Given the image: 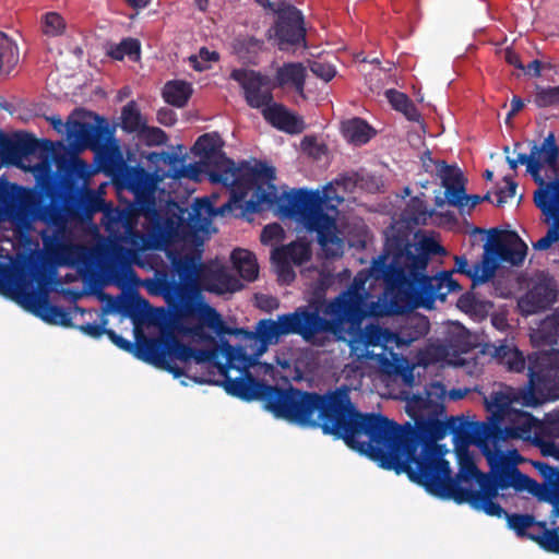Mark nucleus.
Instances as JSON below:
<instances>
[{"mask_svg":"<svg viewBox=\"0 0 559 559\" xmlns=\"http://www.w3.org/2000/svg\"><path fill=\"white\" fill-rule=\"evenodd\" d=\"M352 389L341 385L331 436L376 461L380 467L394 471L429 490L440 478L451 473L445 449L438 444L450 430V423L438 417L442 406L430 394L414 395L406 405L414 420L399 425L376 413H361L350 397Z\"/></svg>","mask_w":559,"mask_h":559,"instance_id":"f257e3e1","label":"nucleus"},{"mask_svg":"<svg viewBox=\"0 0 559 559\" xmlns=\"http://www.w3.org/2000/svg\"><path fill=\"white\" fill-rule=\"evenodd\" d=\"M367 316L365 281L355 277L347 289L333 299L316 297L293 312L280 314L277 320L262 319L254 332L228 326L217 310L210 306H205L202 320L219 337L246 335L247 342L257 346L258 353L264 354L269 345L277 344L286 335H298L306 343L323 346L329 335L342 338L344 333L359 329Z\"/></svg>","mask_w":559,"mask_h":559,"instance_id":"f03ea898","label":"nucleus"},{"mask_svg":"<svg viewBox=\"0 0 559 559\" xmlns=\"http://www.w3.org/2000/svg\"><path fill=\"white\" fill-rule=\"evenodd\" d=\"M441 252L442 246L432 238L411 242L402 235L386 237L373 270L385 283L392 313L402 314L419 307L431 309L436 299L444 300L448 294L462 289L451 271L427 274L431 255Z\"/></svg>","mask_w":559,"mask_h":559,"instance_id":"7ed1b4c3","label":"nucleus"},{"mask_svg":"<svg viewBox=\"0 0 559 559\" xmlns=\"http://www.w3.org/2000/svg\"><path fill=\"white\" fill-rule=\"evenodd\" d=\"M225 391L242 401H260L275 417L302 427L320 428L331 436L341 385L323 394L307 392L290 385L282 389L255 379L250 372L238 378L222 374Z\"/></svg>","mask_w":559,"mask_h":559,"instance_id":"20e7f679","label":"nucleus"},{"mask_svg":"<svg viewBox=\"0 0 559 559\" xmlns=\"http://www.w3.org/2000/svg\"><path fill=\"white\" fill-rule=\"evenodd\" d=\"M222 147L223 140L216 132L200 135L192 147L211 182L230 188V200L222 206V211L231 210L233 204L241 207L243 202L250 213L271 209L278 200L273 182L275 169L262 163L251 166L242 162L237 166Z\"/></svg>","mask_w":559,"mask_h":559,"instance_id":"39448f33","label":"nucleus"},{"mask_svg":"<svg viewBox=\"0 0 559 559\" xmlns=\"http://www.w3.org/2000/svg\"><path fill=\"white\" fill-rule=\"evenodd\" d=\"M335 182H329L323 190L296 189L287 193L283 213L301 223L309 233H316L319 245L326 258L342 255L344 243L337 236V207L344 197L337 193Z\"/></svg>","mask_w":559,"mask_h":559,"instance_id":"423d86ee","label":"nucleus"},{"mask_svg":"<svg viewBox=\"0 0 559 559\" xmlns=\"http://www.w3.org/2000/svg\"><path fill=\"white\" fill-rule=\"evenodd\" d=\"M97 123L69 120L68 136L83 148H90L96 154L99 169L111 177L122 175L127 168L122 152L112 140L114 130L105 118L95 116Z\"/></svg>","mask_w":559,"mask_h":559,"instance_id":"0eeeda50","label":"nucleus"},{"mask_svg":"<svg viewBox=\"0 0 559 559\" xmlns=\"http://www.w3.org/2000/svg\"><path fill=\"white\" fill-rule=\"evenodd\" d=\"M527 359L528 382L522 399L524 405L537 406L551 391H559V348L539 349Z\"/></svg>","mask_w":559,"mask_h":559,"instance_id":"6e6552de","label":"nucleus"},{"mask_svg":"<svg viewBox=\"0 0 559 559\" xmlns=\"http://www.w3.org/2000/svg\"><path fill=\"white\" fill-rule=\"evenodd\" d=\"M539 423L540 419L532 414L513 408L503 418V424H475L473 439L500 447L509 440H523L535 447Z\"/></svg>","mask_w":559,"mask_h":559,"instance_id":"1a4fd4ad","label":"nucleus"},{"mask_svg":"<svg viewBox=\"0 0 559 559\" xmlns=\"http://www.w3.org/2000/svg\"><path fill=\"white\" fill-rule=\"evenodd\" d=\"M276 14L273 26L269 29V38L282 51L295 50L306 46V27L301 11L295 5L281 1L273 2L272 9H266Z\"/></svg>","mask_w":559,"mask_h":559,"instance_id":"9d476101","label":"nucleus"},{"mask_svg":"<svg viewBox=\"0 0 559 559\" xmlns=\"http://www.w3.org/2000/svg\"><path fill=\"white\" fill-rule=\"evenodd\" d=\"M474 443L481 450L491 468L492 478L498 483L500 489L514 488L515 490H527L528 484L533 478L523 474L515 464H513L500 445H493L489 442L483 443L474 439Z\"/></svg>","mask_w":559,"mask_h":559,"instance_id":"9b49d317","label":"nucleus"},{"mask_svg":"<svg viewBox=\"0 0 559 559\" xmlns=\"http://www.w3.org/2000/svg\"><path fill=\"white\" fill-rule=\"evenodd\" d=\"M474 443L481 450L491 468L492 478L498 483L500 489L514 488L515 490H527L528 484L533 478L523 474L515 464H513L500 445H493L489 442L483 443L474 439Z\"/></svg>","mask_w":559,"mask_h":559,"instance_id":"f8f14e48","label":"nucleus"},{"mask_svg":"<svg viewBox=\"0 0 559 559\" xmlns=\"http://www.w3.org/2000/svg\"><path fill=\"white\" fill-rule=\"evenodd\" d=\"M479 483L480 489L473 490L462 487L456 479H453L452 472L444 478H440L429 490V493L441 499H451L457 504L462 503H479L485 500H492L498 495V483L492 478L491 480L481 479Z\"/></svg>","mask_w":559,"mask_h":559,"instance_id":"ddd939ff","label":"nucleus"},{"mask_svg":"<svg viewBox=\"0 0 559 559\" xmlns=\"http://www.w3.org/2000/svg\"><path fill=\"white\" fill-rule=\"evenodd\" d=\"M230 79L243 90V97L249 107L262 110L274 100L275 84L269 75L251 69H234Z\"/></svg>","mask_w":559,"mask_h":559,"instance_id":"4468645a","label":"nucleus"},{"mask_svg":"<svg viewBox=\"0 0 559 559\" xmlns=\"http://www.w3.org/2000/svg\"><path fill=\"white\" fill-rule=\"evenodd\" d=\"M240 344L233 346L228 341L222 338V352L226 358L225 364H216L221 374L228 373L229 369L239 372H249V369L259 362L263 353H258V347L247 342L246 335H238Z\"/></svg>","mask_w":559,"mask_h":559,"instance_id":"2eb2a0df","label":"nucleus"},{"mask_svg":"<svg viewBox=\"0 0 559 559\" xmlns=\"http://www.w3.org/2000/svg\"><path fill=\"white\" fill-rule=\"evenodd\" d=\"M540 198V202L547 210L544 223L548 224L549 227L546 235L533 243V248L546 251L554 243L559 242V177L549 181L548 190H545V194Z\"/></svg>","mask_w":559,"mask_h":559,"instance_id":"dca6fc26","label":"nucleus"},{"mask_svg":"<svg viewBox=\"0 0 559 559\" xmlns=\"http://www.w3.org/2000/svg\"><path fill=\"white\" fill-rule=\"evenodd\" d=\"M57 173L68 185L86 181L92 175L88 164L67 147L53 153Z\"/></svg>","mask_w":559,"mask_h":559,"instance_id":"f3484780","label":"nucleus"},{"mask_svg":"<svg viewBox=\"0 0 559 559\" xmlns=\"http://www.w3.org/2000/svg\"><path fill=\"white\" fill-rule=\"evenodd\" d=\"M157 285L168 305L176 310L189 311L193 307V295L201 290L199 284L167 278L158 280Z\"/></svg>","mask_w":559,"mask_h":559,"instance_id":"a211bd4d","label":"nucleus"},{"mask_svg":"<svg viewBox=\"0 0 559 559\" xmlns=\"http://www.w3.org/2000/svg\"><path fill=\"white\" fill-rule=\"evenodd\" d=\"M537 427L535 447L542 455L559 460V409L546 413Z\"/></svg>","mask_w":559,"mask_h":559,"instance_id":"6ab92c4d","label":"nucleus"},{"mask_svg":"<svg viewBox=\"0 0 559 559\" xmlns=\"http://www.w3.org/2000/svg\"><path fill=\"white\" fill-rule=\"evenodd\" d=\"M271 259L278 267L280 274H288L293 280L295 274L292 264L302 265L308 262L311 259V249L306 242L293 241L286 246L275 248Z\"/></svg>","mask_w":559,"mask_h":559,"instance_id":"aec40b11","label":"nucleus"},{"mask_svg":"<svg viewBox=\"0 0 559 559\" xmlns=\"http://www.w3.org/2000/svg\"><path fill=\"white\" fill-rule=\"evenodd\" d=\"M261 114L267 123L285 133L299 134L306 129L304 119L283 104L272 102L261 110Z\"/></svg>","mask_w":559,"mask_h":559,"instance_id":"412c9836","label":"nucleus"},{"mask_svg":"<svg viewBox=\"0 0 559 559\" xmlns=\"http://www.w3.org/2000/svg\"><path fill=\"white\" fill-rule=\"evenodd\" d=\"M52 150L53 142L50 140H38L31 133L16 132L14 136L10 139L4 160L17 165L22 157L33 155L38 151L50 152Z\"/></svg>","mask_w":559,"mask_h":559,"instance_id":"4be33fe9","label":"nucleus"},{"mask_svg":"<svg viewBox=\"0 0 559 559\" xmlns=\"http://www.w3.org/2000/svg\"><path fill=\"white\" fill-rule=\"evenodd\" d=\"M146 350L155 354V359L160 364H166V356L169 355L181 361L192 359L194 348L179 341L175 335L168 334L159 338L148 340L144 345Z\"/></svg>","mask_w":559,"mask_h":559,"instance_id":"5701e85b","label":"nucleus"},{"mask_svg":"<svg viewBox=\"0 0 559 559\" xmlns=\"http://www.w3.org/2000/svg\"><path fill=\"white\" fill-rule=\"evenodd\" d=\"M515 241L510 243L500 238H493L485 245V254L491 257L498 266L499 262H508L512 265H521L527 253V246L516 235Z\"/></svg>","mask_w":559,"mask_h":559,"instance_id":"b1692460","label":"nucleus"},{"mask_svg":"<svg viewBox=\"0 0 559 559\" xmlns=\"http://www.w3.org/2000/svg\"><path fill=\"white\" fill-rule=\"evenodd\" d=\"M437 177L441 179L448 204H460L463 191L466 190L467 179L456 165H448L444 160L437 163Z\"/></svg>","mask_w":559,"mask_h":559,"instance_id":"393cba45","label":"nucleus"},{"mask_svg":"<svg viewBox=\"0 0 559 559\" xmlns=\"http://www.w3.org/2000/svg\"><path fill=\"white\" fill-rule=\"evenodd\" d=\"M557 298V290L548 284L537 283L518 301L520 312L527 317L548 308Z\"/></svg>","mask_w":559,"mask_h":559,"instance_id":"a878e982","label":"nucleus"},{"mask_svg":"<svg viewBox=\"0 0 559 559\" xmlns=\"http://www.w3.org/2000/svg\"><path fill=\"white\" fill-rule=\"evenodd\" d=\"M147 174L140 169L134 175L128 177V186L135 194V212L146 218H153L157 215L154 194L146 187Z\"/></svg>","mask_w":559,"mask_h":559,"instance_id":"bb28decb","label":"nucleus"},{"mask_svg":"<svg viewBox=\"0 0 559 559\" xmlns=\"http://www.w3.org/2000/svg\"><path fill=\"white\" fill-rule=\"evenodd\" d=\"M534 467L543 477L544 484H538L533 479V483L528 484V491L539 501L555 499V493H559V469L545 462H535Z\"/></svg>","mask_w":559,"mask_h":559,"instance_id":"cd10ccee","label":"nucleus"},{"mask_svg":"<svg viewBox=\"0 0 559 559\" xmlns=\"http://www.w3.org/2000/svg\"><path fill=\"white\" fill-rule=\"evenodd\" d=\"M200 281V289L210 293L225 294L240 289L241 284L237 277L224 269H213L205 265Z\"/></svg>","mask_w":559,"mask_h":559,"instance_id":"c85d7f7f","label":"nucleus"},{"mask_svg":"<svg viewBox=\"0 0 559 559\" xmlns=\"http://www.w3.org/2000/svg\"><path fill=\"white\" fill-rule=\"evenodd\" d=\"M455 267L453 272L464 274L469 277L474 285L483 284L488 282L495 276L497 265L493 263L489 254H483L481 261L473 265L468 264L467 259L464 255L454 257Z\"/></svg>","mask_w":559,"mask_h":559,"instance_id":"c756f323","label":"nucleus"},{"mask_svg":"<svg viewBox=\"0 0 559 559\" xmlns=\"http://www.w3.org/2000/svg\"><path fill=\"white\" fill-rule=\"evenodd\" d=\"M170 262L174 271L177 273L179 281L194 283L200 285V281L205 269L204 263L201 262L199 253L177 254L170 255Z\"/></svg>","mask_w":559,"mask_h":559,"instance_id":"7c9ffc66","label":"nucleus"},{"mask_svg":"<svg viewBox=\"0 0 559 559\" xmlns=\"http://www.w3.org/2000/svg\"><path fill=\"white\" fill-rule=\"evenodd\" d=\"M532 342L538 348L559 345V307L546 316L531 334Z\"/></svg>","mask_w":559,"mask_h":559,"instance_id":"2f4dec72","label":"nucleus"},{"mask_svg":"<svg viewBox=\"0 0 559 559\" xmlns=\"http://www.w3.org/2000/svg\"><path fill=\"white\" fill-rule=\"evenodd\" d=\"M528 157L537 162L538 175L544 167L556 171L559 164V145L556 142L555 133H548L540 145L534 144Z\"/></svg>","mask_w":559,"mask_h":559,"instance_id":"473e14b6","label":"nucleus"},{"mask_svg":"<svg viewBox=\"0 0 559 559\" xmlns=\"http://www.w3.org/2000/svg\"><path fill=\"white\" fill-rule=\"evenodd\" d=\"M507 163L509 164L512 170H515L521 165H526V171L532 176L533 180L537 183L538 188L534 192V203L537 209L540 210L543 215L546 217L547 210L546 206L543 205L542 195L545 194V190H548L549 181H546L542 175H538V164L528 157L525 153L518 154L516 158L507 157Z\"/></svg>","mask_w":559,"mask_h":559,"instance_id":"72a5a7b5","label":"nucleus"},{"mask_svg":"<svg viewBox=\"0 0 559 559\" xmlns=\"http://www.w3.org/2000/svg\"><path fill=\"white\" fill-rule=\"evenodd\" d=\"M430 331V322L423 314L408 316L400 326L396 336L397 343L411 345L413 342L426 336Z\"/></svg>","mask_w":559,"mask_h":559,"instance_id":"f704fd0d","label":"nucleus"},{"mask_svg":"<svg viewBox=\"0 0 559 559\" xmlns=\"http://www.w3.org/2000/svg\"><path fill=\"white\" fill-rule=\"evenodd\" d=\"M275 88L290 85L297 93L302 94L306 83V68L300 62H287L276 70L273 79Z\"/></svg>","mask_w":559,"mask_h":559,"instance_id":"c9c22d12","label":"nucleus"},{"mask_svg":"<svg viewBox=\"0 0 559 559\" xmlns=\"http://www.w3.org/2000/svg\"><path fill=\"white\" fill-rule=\"evenodd\" d=\"M485 408L489 413L488 420L480 424H503V418L513 409V399L502 391L492 392L484 397Z\"/></svg>","mask_w":559,"mask_h":559,"instance_id":"e433bc0d","label":"nucleus"},{"mask_svg":"<svg viewBox=\"0 0 559 559\" xmlns=\"http://www.w3.org/2000/svg\"><path fill=\"white\" fill-rule=\"evenodd\" d=\"M103 210V200L94 190L87 189L69 202V211L78 216L92 217Z\"/></svg>","mask_w":559,"mask_h":559,"instance_id":"4c0bfd02","label":"nucleus"},{"mask_svg":"<svg viewBox=\"0 0 559 559\" xmlns=\"http://www.w3.org/2000/svg\"><path fill=\"white\" fill-rule=\"evenodd\" d=\"M20 61V52L16 43L3 32H0V78L11 75Z\"/></svg>","mask_w":559,"mask_h":559,"instance_id":"58836bf2","label":"nucleus"},{"mask_svg":"<svg viewBox=\"0 0 559 559\" xmlns=\"http://www.w3.org/2000/svg\"><path fill=\"white\" fill-rule=\"evenodd\" d=\"M230 260L239 275L248 281L253 282L259 275V265L255 255L249 250L237 248L231 251Z\"/></svg>","mask_w":559,"mask_h":559,"instance_id":"ea45409f","label":"nucleus"},{"mask_svg":"<svg viewBox=\"0 0 559 559\" xmlns=\"http://www.w3.org/2000/svg\"><path fill=\"white\" fill-rule=\"evenodd\" d=\"M192 86L190 83L181 80L168 81L163 88L164 100L175 107H185L191 95Z\"/></svg>","mask_w":559,"mask_h":559,"instance_id":"a19ab883","label":"nucleus"},{"mask_svg":"<svg viewBox=\"0 0 559 559\" xmlns=\"http://www.w3.org/2000/svg\"><path fill=\"white\" fill-rule=\"evenodd\" d=\"M543 550L559 555V526L547 527L546 521L538 523L536 535L531 536Z\"/></svg>","mask_w":559,"mask_h":559,"instance_id":"79ce46f5","label":"nucleus"},{"mask_svg":"<svg viewBox=\"0 0 559 559\" xmlns=\"http://www.w3.org/2000/svg\"><path fill=\"white\" fill-rule=\"evenodd\" d=\"M345 138L355 145L366 144L373 135L372 128L361 118H354L343 124Z\"/></svg>","mask_w":559,"mask_h":559,"instance_id":"37998d69","label":"nucleus"},{"mask_svg":"<svg viewBox=\"0 0 559 559\" xmlns=\"http://www.w3.org/2000/svg\"><path fill=\"white\" fill-rule=\"evenodd\" d=\"M385 97L391 106L401 111L409 121H419L420 112L406 94L390 88L385 91Z\"/></svg>","mask_w":559,"mask_h":559,"instance_id":"c03bdc74","label":"nucleus"},{"mask_svg":"<svg viewBox=\"0 0 559 559\" xmlns=\"http://www.w3.org/2000/svg\"><path fill=\"white\" fill-rule=\"evenodd\" d=\"M121 128L127 133H141L146 128V121L143 119L134 100L129 102L121 110Z\"/></svg>","mask_w":559,"mask_h":559,"instance_id":"a18cd8bd","label":"nucleus"},{"mask_svg":"<svg viewBox=\"0 0 559 559\" xmlns=\"http://www.w3.org/2000/svg\"><path fill=\"white\" fill-rule=\"evenodd\" d=\"M508 526L513 530L519 537H525L531 539L532 535H536V532L528 531L532 527L538 528V523L532 514H507Z\"/></svg>","mask_w":559,"mask_h":559,"instance_id":"49530a36","label":"nucleus"},{"mask_svg":"<svg viewBox=\"0 0 559 559\" xmlns=\"http://www.w3.org/2000/svg\"><path fill=\"white\" fill-rule=\"evenodd\" d=\"M39 310L41 319L48 323L63 326L72 325V318L70 313L60 306L52 305L48 300H44L39 305Z\"/></svg>","mask_w":559,"mask_h":559,"instance_id":"de8ad7c7","label":"nucleus"},{"mask_svg":"<svg viewBox=\"0 0 559 559\" xmlns=\"http://www.w3.org/2000/svg\"><path fill=\"white\" fill-rule=\"evenodd\" d=\"M264 48V40L254 36H243L235 44L237 53L248 61H252Z\"/></svg>","mask_w":559,"mask_h":559,"instance_id":"09e8293b","label":"nucleus"},{"mask_svg":"<svg viewBox=\"0 0 559 559\" xmlns=\"http://www.w3.org/2000/svg\"><path fill=\"white\" fill-rule=\"evenodd\" d=\"M141 44L138 39L128 37L119 44L112 45L108 50V56L115 60H122L126 56L129 58L139 57Z\"/></svg>","mask_w":559,"mask_h":559,"instance_id":"8fccbe9b","label":"nucleus"},{"mask_svg":"<svg viewBox=\"0 0 559 559\" xmlns=\"http://www.w3.org/2000/svg\"><path fill=\"white\" fill-rule=\"evenodd\" d=\"M360 341L366 347L382 345L386 341V330L378 324H368L360 331Z\"/></svg>","mask_w":559,"mask_h":559,"instance_id":"3c124183","label":"nucleus"},{"mask_svg":"<svg viewBox=\"0 0 559 559\" xmlns=\"http://www.w3.org/2000/svg\"><path fill=\"white\" fill-rule=\"evenodd\" d=\"M455 479L463 481H480L484 479V474L477 468L476 464L471 459L466 457L461 460L460 469ZM457 483L460 484V481Z\"/></svg>","mask_w":559,"mask_h":559,"instance_id":"603ef678","label":"nucleus"},{"mask_svg":"<svg viewBox=\"0 0 559 559\" xmlns=\"http://www.w3.org/2000/svg\"><path fill=\"white\" fill-rule=\"evenodd\" d=\"M66 27L63 17L56 12H48L44 16L43 32L48 36H58L62 34Z\"/></svg>","mask_w":559,"mask_h":559,"instance_id":"864d4df0","label":"nucleus"},{"mask_svg":"<svg viewBox=\"0 0 559 559\" xmlns=\"http://www.w3.org/2000/svg\"><path fill=\"white\" fill-rule=\"evenodd\" d=\"M150 338H143L142 341H139L136 344H133L132 342L126 340L121 335L116 337V342L114 344L119 347L120 349L133 354L138 359L144 361V357H142V353L146 354V348H144V345H146L147 341Z\"/></svg>","mask_w":559,"mask_h":559,"instance_id":"5fc2aeb1","label":"nucleus"},{"mask_svg":"<svg viewBox=\"0 0 559 559\" xmlns=\"http://www.w3.org/2000/svg\"><path fill=\"white\" fill-rule=\"evenodd\" d=\"M219 56L216 51H210L206 48H201L199 56L192 55L189 57V62L195 71H203L207 69V62L217 61Z\"/></svg>","mask_w":559,"mask_h":559,"instance_id":"6e6d98bb","label":"nucleus"},{"mask_svg":"<svg viewBox=\"0 0 559 559\" xmlns=\"http://www.w3.org/2000/svg\"><path fill=\"white\" fill-rule=\"evenodd\" d=\"M538 107H549L559 104V86L540 88L535 96Z\"/></svg>","mask_w":559,"mask_h":559,"instance_id":"4d7b16f0","label":"nucleus"},{"mask_svg":"<svg viewBox=\"0 0 559 559\" xmlns=\"http://www.w3.org/2000/svg\"><path fill=\"white\" fill-rule=\"evenodd\" d=\"M285 237V231L278 223L267 224L263 227L260 240L263 245L278 242Z\"/></svg>","mask_w":559,"mask_h":559,"instance_id":"13d9d810","label":"nucleus"},{"mask_svg":"<svg viewBox=\"0 0 559 559\" xmlns=\"http://www.w3.org/2000/svg\"><path fill=\"white\" fill-rule=\"evenodd\" d=\"M408 212L411 218L415 223H425L427 217L431 216V212L428 211L426 203L418 198H414L408 205Z\"/></svg>","mask_w":559,"mask_h":559,"instance_id":"bf43d9fd","label":"nucleus"},{"mask_svg":"<svg viewBox=\"0 0 559 559\" xmlns=\"http://www.w3.org/2000/svg\"><path fill=\"white\" fill-rule=\"evenodd\" d=\"M142 354H143L142 357H144L145 362H148L159 369H163V370L168 371L169 373H173L175 378H179L183 374L182 368L178 367L177 365L171 364L167 358H166V364H160L157 359H155V354L150 353V350H146V354L145 353H142Z\"/></svg>","mask_w":559,"mask_h":559,"instance_id":"052dcab7","label":"nucleus"},{"mask_svg":"<svg viewBox=\"0 0 559 559\" xmlns=\"http://www.w3.org/2000/svg\"><path fill=\"white\" fill-rule=\"evenodd\" d=\"M310 71L319 79L330 82L336 74L335 68L323 61H313L310 63Z\"/></svg>","mask_w":559,"mask_h":559,"instance_id":"680f3d73","label":"nucleus"},{"mask_svg":"<svg viewBox=\"0 0 559 559\" xmlns=\"http://www.w3.org/2000/svg\"><path fill=\"white\" fill-rule=\"evenodd\" d=\"M469 506L477 511H484L487 515L490 516L501 518L502 515L507 516L508 514L504 509L495 501V499L485 500L479 503H469Z\"/></svg>","mask_w":559,"mask_h":559,"instance_id":"e2e57ef3","label":"nucleus"},{"mask_svg":"<svg viewBox=\"0 0 559 559\" xmlns=\"http://www.w3.org/2000/svg\"><path fill=\"white\" fill-rule=\"evenodd\" d=\"M503 181L506 182V187L499 188L495 193L497 195L496 205L498 206L504 204L508 199L513 198L518 187L516 182L509 176H506Z\"/></svg>","mask_w":559,"mask_h":559,"instance_id":"0e129e2a","label":"nucleus"},{"mask_svg":"<svg viewBox=\"0 0 559 559\" xmlns=\"http://www.w3.org/2000/svg\"><path fill=\"white\" fill-rule=\"evenodd\" d=\"M140 134L145 138L148 145H162L167 141V134L157 127L146 124V128H143Z\"/></svg>","mask_w":559,"mask_h":559,"instance_id":"69168bd1","label":"nucleus"},{"mask_svg":"<svg viewBox=\"0 0 559 559\" xmlns=\"http://www.w3.org/2000/svg\"><path fill=\"white\" fill-rule=\"evenodd\" d=\"M14 190H22L17 198V207L21 212H31L35 207V197L29 190L22 189L17 185H12Z\"/></svg>","mask_w":559,"mask_h":559,"instance_id":"338daca9","label":"nucleus"},{"mask_svg":"<svg viewBox=\"0 0 559 559\" xmlns=\"http://www.w3.org/2000/svg\"><path fill=\"white\" fill-rule=\"evenodd\" d=\"M510 371L514 372H521L525 368V358L518 348H515L510 356H508V359H506V362L503 364Z\"/></svg>","mask_w":559,"mask_h":559,"instance_id":"774afa93","label":"nucleus"}]
</instances>
